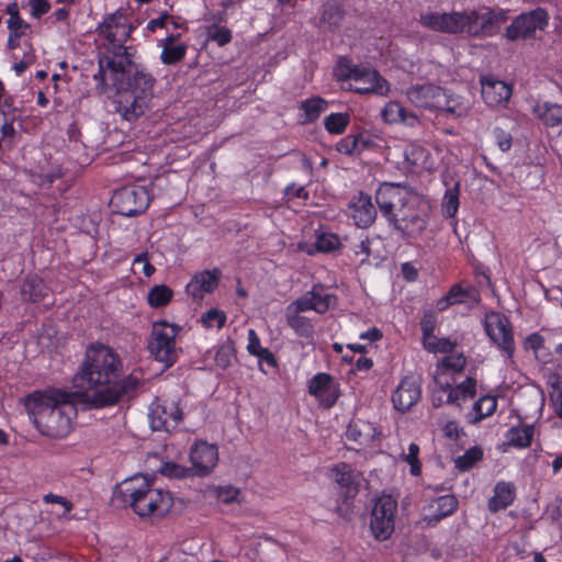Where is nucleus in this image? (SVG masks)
Returning a JSON list of instances; mask_svg holds the SVG:
<instances>
[{
  "instance_id": "obj_20",
  "label": "nucleus",
  "mask_w": 562,
  "mask_h": 562,
  "mask_svg": "<svg viewBox=\"0 0 562 562\" xmlns=\"http://www.w3.org/2000/svg\"><path fill=\"white\" fill-rule=\"evenodd\" d=\"M420 396L422 389L418 380L413 375H406L392 393V402L397 411L404 413L409 411Z\"/></svg>"
},
{
  "instance_id": "obj_23",
  "label": "nucleus",
  "mask_w": 562,
  "mask_h": 562,
  "mask_svg": "<svg viewBox=\"0 0 562 562\" xmlns=\"http://www.w3.org/2000/svg\"><path fill=\"white\" fill-rule=\"evenodd\" d=\"M482 98L488 106H498L506 103L512 95V88L502 80L493 77L481 79Z\"/></svg>"
},
{
  "instance_id": "obj_64",
  "label": "nucleus",
  "mask_w": 562,
  "mask_h": 562,
  "mask_svg": "<svg viewBox=\"0 0 562 562\" xmlns=\"http://www.w3.org/2000/svg\"><path fill=\"white\" fill-rule=\"evenodd\" d=\"M442 430L445 436L451 440H459L461 436L464 435L463 429L456 420L447 422Z\"/></svg>"
},
{
  "instance_id": "obj_14",
  "label": "nucleus",
  "mask_w": 562,
  "mask_h": 562,
  "mask_svg": "<svg viewBox=\"0 0 562 562\" xmlns=\"http://www.w3.org/2000/svg\"><path fill=\"white\" fill-rule=\"evenodd\" d=\"M307 392L326 409L334 407L341 395L340 383L327 372L314 374L307 381Z\"/></svg>"
},
{
  "instance_id": "obj_26",
  "label": "nucleus",
  "mask_w": 562,
  "mask_h": 562,
  "mask_svg": "<svg viewBox=\"0 0 562 562\" xmlns=\"http://www.w3.org/2000/svg\"><path fill=\"white\" fill-rule=\"evenodd\" d=\"M516 497V488L512 482L499 481L494 486V495L487 502V508L496 514L509 507Z\"/></svg>"
},
{
  "instance_id": "obj_18",
  "label": "nucleus",
  "mask_w": 562,
  "mask_h": 562,
  "mask_svg": "<svg viewBox=\"0 0 562 562\" xmlns=\"http://www.w3.org/2000/svg\"><path fill=\"white\" fill-rule=\"evenodd\" d=\"M477 381L474 376H467L463 380L453 376L446 379L442 385H439L443 393H447V403L461 406L463 402L474 398L476 394Z\"/></svg>"
},
{
  "instance_id": "obj_60",
  "label": "nucleus",
  "mask_w": 562,
  "mask_h": 562,
  "mask_svg": "<svg viewBox=\"0 0 562 562\" xmlns=\"http://www.w3.org/2000/svg\"><path fill=\"white\" fill-rule=\"evenodd\" d=\"M30 27V24L26 23L21 16L15 15L8 20V29L10 32L14 34L15 38H20L26 29Z\"/></svg>"
},
{
  "instance_id": "obj_56",
  "label": "nucleus",
  "mask_w": 562,
  "mask_h": 562,
  "mask_svg": "<svg viewBox=\"0 0 562 562\" xmlns=\"http://www.w3.org/2000/svg\"><path fill=\"white\" fill-rule=\"evenodd\" d=\"M314 246H342V239L337 234L321 232L316 236Z\"/></svg>"
},
{
  "instance_id": "obj_32",
  "label": "nucleus",
  "mask_w": 562,
  "mask_h": 562,
  "mask_svg": "<svg viewBox=\"0 0 562 562\" xmlns=\"http://www.w3.org/2000/svg\"><path fill=\"white\" fill-rule=\"evenodd\" d=\"M49 288L37 274L27 276L21 286V294L24 301L37 303L48 296Z\"/></svg>"
},
{
  "instance_id": "obj_61",
  "label": "nucleus",
  "mask_w": 562,
  "mask_h": 562,
  "mask_svg": "<svg viewBox=\"0 0 562 562\" xmlns=\"http://www.w3.org/2000/svg\"><path fill=\"white\" fill-rule=\"evenodd\" d=\"M133 267L134 269L140 267V270L145 277H150L155 272V267L149 262L147 252L137 255L133 261Z\"/></svg>"
},
{
  "instance_id": "obj_15",
  "label": "nucleus",
  "mask_w": 562,
  "mask_h": 562,
  "mask_svg": "<svg viewBox=\"0 0 562 562\" xmlns=\"http://www.w3.org/2000/svg\"><path fill=\"white\" fill-rule=\"evenodd\" d=\"M548 12L542 8L521 13L507 26L506 37L510 41L533 37L537 30L548 25Z\"/></svg>"
},
{
  "instance_id": "obj_31",
  "label": "nucleus",
  "mask_w": 562,
  "mask_h": 562,
  "mask_svg": "<svg viewBox=\"0 0 562 562\" xmlns=\"http://www.w3.org/2000/svg\"><path fill=\"white\" fill-rule=\"evenodd\" d=\"M386 123H403L407 126H415L418 123V117L413 112L407 111L401 103L390 101L386 103L381 113Z\"/></svg>"
},
{
  "instance_id": "obj_45",
  "label": "nucleus",
  "mask_w": 562,
  "mask_h": 562,
  "mask_svg": "<svg viewBox=\"0 0 562 562\" xmlns=\"http://www.w3.org/2000/svg\"><path fill=\"white\" fill-rule=\"evenodd\" d=\"M483 456L484 453L481 447H471L454 460L456 468L461 472L469 471L483 459Z\"/></svg>"
},
{
  "instance_id": "obj_51",
  "label": "nucleus",
  "mask_w": 562,
  "mask_h": 562,
  "mask_svg": "<svg viewBox=\"0 0 562 562\" xmlns=\"http://www.w3.org/2000/svg\"><path fill=\"white\" fill-rule=\"evenodd\" d=\"M227 316L225 312L218 308H211L206 311L201 317V323L205 328L216 327L221 329L225 326Z\"/></svg>"
},
{
  "instance_id": "obj_44",
  "label": "nucleus",
  "mask_w": 562,
  "mask_h": 562,
  "mask_svg": "<svg viewBox=\"0 0 562 562\" xmlns=\"http://www.w3.org/2000/svg\"><path fill=\"white\" fill-rule=\"evenodd\" d=\"M524 348L531 350L538 361L549 363L551 361V353L543 355L544 338L539 333H532L525 338Z\"/></svg>"
},
{
  "instance_id": "obj_19",
  "label": "nucleus",
  "mask_w": 562,
  "mask_h": 562,
  "mask_svg": "<svg viewBox=\"0 0 562 562\" xmlns=\"http://www.w3.org/2000/svg\"><path fill=\"white\" fill-rule=\"evenodd\" d=\"M445 89L432 85V83H424V85H415L406 90V97L411 103H413L417 108L436 110L438 106L443 103L440 101L443 100Z\"/></svg>"
},
{
  "instance_id": "obj_29",
  "label": "nucleus",
  "mask_w": 562,
  "mask_h": 562,
  "mask_svg": "<svg viewBox=\"0 0 562 562\" xmlns=\"http://www.w3.org/2000/svg\"><path fill=\"white\" fill-rule=\"evenodd\" d=\"M329 477L345 490L346 497L355 496L358 492L356 482V474L351 464L347 462H338L330 468Z\"/></svg>"
},
{
  "instance_id": "obj_37",
  "label": "nucleus",
  "mask_w": 562,
  "mask_h": 562,
  "mask_svg": "<svg viewBox=\"0 0 562 562\" xmlns=\"http://www.w3.org/2000/svg\"><path fill=\"white\" fill-rule=\"evenodd\" d=\"M447 293L453 305L469 302L477 303L480 301V294L472 285L463 286L461 283H456Z\"/></svg>"
},
{
  "instance_id": "obj_62",
  "label": "nucleus",
  "mask_w": 562,
  "mask_h": 562,
  "mask_svg": "<svg viewBox=\"0 0 562 562\" xmlns=\"http://www.w3.org/2000/svg\"><path fill=\"white\" fill-rule=\"evenodd\" d=\"M255 357L258 358L259 361V369L263 371L262 363H266L268 367L272 369L278 368V361L272 351H270L268 348L260 349L258 353L255 355Z\"/></svg>"
},
{
  "instance_id": "obj_48",
  "label": "nucleus",
  "mask_w": 562,
  "mask_h": 562,
  "mask_svg": "<svg viewBox=\"0 0 562 562\" xmlns=\"http://www.w3.org/2000/svg\"><path fill=\"white\" fill-rule=\"evenodd\" d=\"M438 324V315L434 308L424 311L419 325L422 330V341L426 342L436 339L435 329Z\"/></svg>"
},
{
  "instance_id": "obj_17",
  "label": "nucleus",
  "mask_w": 562,
  "mask_h": 562,
  "mask_svg": "<svg viewBox=\"0 0 562 562\" xmlns=\"http://www.w3.org/2000/svg\"><path fill=\"white\" fill-rule=\"evenodd\" d=\"M132 67L133 64L128 67L124 78L117 85L112 80L113 85L119 90L123 89L125 92L134 94L135 97L150 99L153 97L154 85L156 82L155 78L150 74L138 69L131 75ZM111 79L113 78L111 77Z\"/></svg>"
},
{
  "instance_id": "obj_40",
  "label": "nucleus",
  "mask_w": 562,
  "mask_h": 562,
  "mask_svg": "<svg viewBox=\"0 0 562 562\" xmlns=\"http://www.w3.org/2000/svg\"><path fill=\"white\" fill-rule=\"evenodd\" d=\"M442 98L443 100H441L440 103L442 102L443 104L438 106L437 111L445 112L457 117L467 115L468 108L460 97L454 95L445 89Z\"/></svg>"
},
{
  "instance_id": "obj_52",
  "label": "nucleus",
  "mask_w": 562,
  "mask_h": 562,
  "mask_svg": "<svg viewBox=\"0 0 562 562\" xmlns=\"http://www.w3.org/2000/svg\"><path fill=\"white\" fill-rule=\"evenodd\" d=\"M405 462L409 464L411 474L418 476L422 473V462L419 460V446L415 442L409 443L407 453L403 454Z\"/></svg>"
},
{
  "instance_id": "obj_63",
  "label": "nucleus",
  "mask_w": 562,
  "mask_h": 562,
  "mask_svg": "<svg viewBox=\"0 0 562 562\" xmlns=\"http://www.w3.org/2000/svg\"><path fill=\"white\" fill-rule=\"evenodd\" d=\"M494 137L496 139V143L502 151H507L512 147L513 138L512 135L501 128H495Z\"/></svg>"
},
{
  "instance_id": "obj_57",
  "label": "nucleus",
  "mask_w": 562,
  "mask_h": 562,
  "mask_svg": "<svg viewBox=\"0 0 562 562\" xmlns=\"http://www.w3.org/2000/svg\"><path fill=\"white\" fill-rule=\"evenodd\" d=\"M313 307L311 296L305 293L303 296L290 303L286 311L301 314L306 311H313Z\"/></svg>"
},
{
  "instance_id": "obj_3",
  "label": "nucleus",
  "mask_w": 562,
  "mask_h": 562,
  "mask_svg": "<svg viewBox=\"0 0 562 562\" xmlns=\"http://www.w3.org/2000/svg\"><path fill=\"white\" fill-rule=\"evenodd\" d=\"M507 20L506 11L490 8L449 13L429 12L419 18L420 24L432 31L447 34L465 32L471 37L493 36Z\"/></svg>"
},
{
  "instance_id": "obj_43",
  "label": "nucleus",
  "mask_w": 562,
  "mask_h": 562,
  "mask_svg": "<svg viewBox=\"0 0 562 562\" xmlns=\"http://www.w3.org/2000/svg\"><path fill=\"white\" fill-rule=\"evenodd\" d=\"M459 182H456L452 187L447 188L441 202V212L446 217L451 218L457 214L459 209Z\"/></svg>"
},
{
  "instance_id": "obj_34",
  "label": "nucleus",
  "mask_w": 562,
  "mask_h": 562,
  "mask_svg": "<svg viewBox=\"0 0 562 562\" xmlns=\"http://www.w3.org/2000/svg\"><path fill=\"white\" fill-rule=\"evenodd\" d=\"M537 117L547 126L562 124V105L551 102H543L533 108Z\"/></svg>"
},
{
  "instance_id": "obj_59",
  "label": "nucleus",
  "mask_w": 562,
  "mask_h": 562,
  "mask_svg": "<svg viewBox=\"0 0 562 562\" xmlns=\"http://www.w3.org/2000/svg\"><path fill=\"white\" fill-rule=\"evenodd\" d=\"M43 502L46 504H58V505L63 506V508H64L63 516H66L67 514H69L74 508V504L70 501H68L66 497L56 495L53 493H48V494L44 495Z\"/></svg>"
},
{
  "instance_id": "obj_5",
  "label": "nucleus",
  "mask_w": 562,
  "mask_h": 562,
  "mask_svg": "<svg viewBox=\"0 0 562 562\" xmlns=\"http://www.w3.org/2000/svg\"><path fill=\"white\" fill-rule=\"evenodd\" d=\"M153 484L145 475L137 474L117 484L114 495L140 518H162L170 512L173 498L169 491Z\"/></svg>"
},
{
  "instance_id": "obj_10",
  "label": "nucleus",
  "mask_w": 562,
  "mask_h": 562,
  "mask_svg": "<svg viewBox=\"0 0 562 562\" xmlns=\"http://www.w3.org/2000/svg\"><path fill=\"white\" fill-rule=\"evenodd\" d=\"M149 192L144 186H127L116 190L110 201L113 212L123 216H136L149 205Z\"/></svg>"
},
{
  "instance_id": "obj_2",
  "label": "nucleus",
  "mask_w": 562,
  "mask_h": 562,
  "mask_svg": "<svg viewBox=\"0 0 562 562\" xmlns=\"http://www.w3.org/2000/svg\"><path fill=\"white\" fill-rule=\"evenodd\" d=\"M380 211L407 236L425 228V203L422 195L400 183H383L375 193Z\"/></svg>"
},
{
  "instance_id": "obj_53",
  "label": "nucleus",
  "mask_w": 562,
  "mask_h": 562,
  "mask_svg": "<svg viewBox=\"0 0 562 562\" xmlns=\"http://www.w3.org/2000/svg\"><path fill=\"white\" fill-rule=\"evenodd\" d=\"M423 347L428 351V352H432V353H436V352H440V353H448V352H452L454 347H456V344L452 342L449 338H437L436 339H431V340H428L426 342H423Z\"/></svg>"
},
{
  "instance_id": "obj_13",
  "label": "nucleus",
  "mask_w": 562,
  "mask_h": 562,
  "mask_svg": "<svg viewBox=\"0 0 562 562\" xmlns=\"http://www.w3.org/2000/svg\"><path fill=\"white\" fill-rule=\"evenodd\" d=\"M397 503L390 496L384 495L376 499L372 512L370 528L375 539L382 541L389 539L395 527Z\"/></svg>"
},
{
  "instance_id": "obj_7",
  "label": "nucleus",
  "mask_w": 562,
  "mask_h": 562,
  "mask_svg": "<svg viewBox=\"0 0 562 562\" xmlns=\"http://www.w3.org/2000/svg\"><path fill=\"white\" fill-rule=\"evenodd\" d=\"M335 76L340 81H350L349 89L357 93L385 95L389 92L387 81L375 69L352 65L347 59L337 64Z\"/></svg>"
},
{
  "instance_id": "obj_35",
  "label": "nucleus",
  "mask_w": 562,
  "mask_h": 562,
  "mask_svg": "<svg viewBox=\"0 0 562 562\" xmlns=\"http://www.w3.org/2000/svg\"><path fill=\"white\" fill-rule=\"evenodd\" d=\"M535 428L532 425L513 426L506 434V439L509 446L525 449L531 445L533 439Z\"/></svg>"
},
{
  "instance_id": "obj_33",
  "label": "nucleus",
  "mask_w": 562,
  "mask_h": 562,
  "mask_svg": "<svg viewBox=\"0 0 562 562\" xmlns=\"http://www.w3.org/2000/svg\"><path fill=\"white\" fill-rule=\"evenodd\" d=\"M344 16L345 11L338 1H327L323 5V11L319 18V26H323L327 30H335L340 26Z\"/></svg>"
},
{
  "instance_id": "obj_50",
  "label": "nucleus",
  "mask_w": 562,
  "mask_h": 562,
  "mask_svg": "<svg viewBox=\"0 0 562 562\" xmlns=\"http://www.w3.org/2000/svg\"><path fill=\"white\" fill-rule=\"evenodd\" d=\"M350 121L347 113H331L324 120V126L330 134H341L345 132Z\"/></svg>"
},
{
  "instance_id": "obj_36",
  "label": "nucleus",
  "mask_w": 562,
  "mask_h": 562,
  "mask_svg": "<svg viewBox=\"0 0 562 562\" xmlns=\"http://www.w3.org/2000/svg\"><path fill=\"white\" fill-rule=\"evenodd\" d=\"M203 494L205 498H215L218 503L229 505L239 502L240 490L231 484L223 486L209 485Z\"/></svg>"
},
{
  "instance_id": "obj_41",
  "label": "nucleus",
  "mask_w": 562,
  "mask_h": 562,
  "mask_svg": "<svg viewBox=\"0 0 562 562\" xmlns=\"http://www.w3.org/2000/svg\"><path fill=\"white\" fill-rule=\"evenodd\" d=\"M328 103L321 97H314L301 102V110L304 111L303 123L316 121L323 112L327 110Z\"/></svg>"
},
{
  "instance_id": "obj_8",
  "label": "nucleus",
  "mask_w": 562,
  "mask_h": 562,
  "mask_svg": "<svg viewBox=\"0 0 562 562\" xmlns=\"http://www.w3.org/2000/svg\"><path fill=\"white\" fill-rule=\"evenodd\" d=\"M181 327L179 325L170 324L166 321H159L153 324L148 350L155 360L165 363L167 368L171 367L177 361L176 337Z\"/></svg>"
},
{
  "instance_id": "obj_49",
  "label": "nucleus",
  "mask_w": 562,
  "mask_h": 562,
  "mask_svg": "<svg viewBox=\"0 0 562 562\" xmlns=\"http://www.w3.org/2000/svg\"><path fill=\"white\" fill-rule=\"evenodd\" d=\"M172 296L173 292L169 286L158 284L149 290L147 301L151 307H162L172 300Z\"/></svg>"
},
{
  "instance_id": "obj_39",
  "label": "nucleus",
  "mask_w": 562,
  "mask_h": 562,
  "mask_svg": "<svg viewBox=\"0 0 562 562\" xmlns=\"http://www.w3.org/2000/svg\"><path fill=\"white\" fill-rule=\"evenodd\" d=\"M285 318L289 327L293 329L299 337L310 338L313 336L314 326L307 317L286 311Z\"/></svg>"
},
{
  "instance_id": "obj_24",
  "label": "nucleus",
  "mask_w": 562,
  "mask_h": 562,
  "mask_svg": "<svg viewBox=\"0 0 562 562\" xmlns=\"http://www.w3.org/2000/svg\"><path fill=\"white\" fill-rule=\"evenodd\" d=\"M179 37V34H170L159 41V46L161 47L160 61L164 65H176L186 57L188 45L184 42H180Z\"/></svg>"
},
{
  "instance_id": "obj_1",
  "label": "nucleus",
  "mask_w": 562,
  "mask_h": 562,
  "mask_svg": "<svg viewBox=\"0 0 562 562\" xmlns=\"http://www.w3.org/2000/svg\"><path fill=\"white\" fill-rule=\"evenodd\" d=\"M78 393L60 389L34 391L24 398V406L36 429L44 436L61 439L71 430L77 415L74 397Z\"/></svg>"
},
{
  "instance_id": "obj_28",
  "label": "nucleus",
  "mask_w": 562,
  "mask_h": 562,
  "mask_svg": "<svg viewBox=\"0 0 562 562\" xmlns=\"http://www.w3.org/2000/svg\"><path fill=\"white\" fill-rule=\"evenodd\" d=\"M459 506V502L454 495H443L436 498L430 506L432 513L426 514L424 520L428 526H435L443 518L452 515Z\"/></svg>"
},
{
  "instance_id": "obj_27",
  "label": "nucleus",
  "mask_w": 562,
  "mask_h": 562,
  "mask_svg": "<svg viewBox=\"0 0 562 562\" xmlns=\"http://www.w3.org/2000/svg\"><path fill=\"white\" fill-rule=\"evenodd\" d=\"M148 100L144 97H135L123 91L120 95L117 111L124 120L128 122L135 121L144 114Z\"/></svg>"
},
{
  "instance_id": "obj_11",
  "label": "nucleus",
  "mask_w": 562,
  "mask_h": 562,
  "mask_svg": "<svg viewBox=\"0 0 562 562\" xmlns=\"http://www.w3.org/2000/svg\"><path fill=\"white\" fill-rule=\"evenodd\" d=\"M148 417L153 430L173 431L183 419L180 400L156 397L149 405Z\"/></svg>"
},
{
  "instance_id": "obj_12",
  "label": "nucleus",
  "mask_w": 562,
  "mask_h": 562,
  "mask_svg": "<svg viewBox=\"0 0 562 562\" xmlns=\"http://www.w3.org/2000/svg\"><path fill=\"white\" fill-rule=\"evenodd\" d=\"M139 385L140 379L134 373L123 378L121 375L110 387L91 394H85L83 403L88 404L91 408L113 406L122 396L134 393Z\"/></svg>"
},
{
  "instance_id": "obj_9",
  "label": "nucleus",
  "mask_w": 562,
  "mask_h": 562,
  "mask_svg": "<svg viewBox=\"0 0 562 562\" xmlns=\"http://www.w3.org/2000/svg\"><path fill=\"white\" fill-rule=\"evenodd\" d=\"M484 330L503 355L507 359H513L515 339L513 324L509 318L501 312H487L484 318Z\"/></svg>"
},
{
  "instance_id": "obj_21",
  "label": "nucleus",
  "mask_w": 562,
  "mask_h": 562,
  "mask_svg": "<svg viewBox=\"0 0 562 562\" xmlns=\"http://www.w3.org/2000/svg\"><path fill=\"white\" fill-rule=\"evenodd\" d=\"M350 216L357 227H369L376 217V211L372 203L371 196L359 192L348 203Z\"/></svg>"
},
{
  "instance_id": "obj_42",
  "label": "nucleus",
  "mask_w": 562,
  "mask_h": 562,
  "mask_svg": "<svg viewBox=\"0 0 562 562\" xmlns=\"http://www.w3.org/2000/svg\"><path fill=\"white\" fill-rule=\"evenodd\" d=\"M307 295L311 296L313 311L316 313L324 314L329 310L333 295L326 291L324 285L314 284Z\"/></svg>"
},
{
  "instance_id": "obj_58",
  "label": "nucleus",
  "mask_w": 562,
  "mask_h": 562,
  "mask_svg": "<svg viewBox=\"0 0 562 562\" xmlns=\"http://www.w3.org/2000/svg\"><path fill=\"white\" fill-rule=\"evenodd\" d=\"M110 69L106 67V53L99 59V70L93 75V79L98 81L97 89L103 93L106 89L105 71Z\"/></svg>"
},
{
  "instance_id": "obj_47",
  "label": "nucleus",
  "mask_w": 562,
  "mask_h": 562,
  "mask_svg": "<svg viewBox=\"0 0 562 562\" xmlns=\"http://www.w3.org/2000/svg\"><path fill=\"white\" fill-rule=\"evenodd\" d=\"M367 145L368 142L361 135H347L337 143L336 149L341 154L353 155L361 153Z\"/></svg>"
},
{
  "instance_id": "obj_16",
  "label": "nucleus",
  "mask_w": 562,
  "mask_h": 562,
  "mask_svg": "<svg viewBox=\"0 0 562 562\" xmlns=\"http://www.w3.org/2000/svg\"><path fill=\"white\" fill-rule=\"evenodd\" d=\"M191 471L196 476H206L218 462V449L216 445L204 440H198L190 449Z\"/></svg>"
},
{
  "instance_id": "obj_22",
  "label": "nucleus",
  "mask_w": 562,
  "mask_h": 562,
  "mask_svg": "<svg viewBox=\"0 0 562 562\" xmlns=\"http://www.w3.org/2000/svg\"><path fill=\"white\" fill-rule=\"evenodd\" d=\"M222 271L218 268L196 272L186 290L193 299H203L206 293H212L218 285Z\"/></svg>"
},
{
  "instance_id": "obj_46",
  "label": "nucleus",
  "mask_w": 562,
  "mask_h": 562,
  "mask_svg": "<svg viewBox=\"0 0 562 562\" xmlns=\"http://www.w3.org/2000/svg\"><path fill=\"white\" fill-rule=\"evenodd\" d=\"M214 361L215 364L223 370L229 368L234 361H236V349L234 342L227 340L220 345L215 351Z\"/></svg>"
},
{
  "instance_id": "obj_55",
  "label": "nucleus",
  "mask_w": 562,
  "mask_h": 562,
  "mask_svg": "<svg viewBox=\"0 0 562 562\" xmlns=\"http://www.w3.org/2000/svg\"><path fill=\"white\" fill-rule=\"evenodd\" d=\"M209 37L220 46H224L232 40L231 31L226 27L214 26L209 31Z\"/></svg>"
},
{
  "instance_id": "obj_38",
  "label": "nucleus",
  "mask_w": 562,
  "mask_h": 562,
  "mask_svg": "<svg viewBox=\"0 0 562 562\" xmlns=\"http://www.w3.org/2000/svg\"><path fill=\"white\" fill-rule=\"evenodd\" d=\"M497 397L494 395H482L473 405V418L471 423H477L482 419L492 416L497 408Z\"/></svg>"
},
{
  "instance_id": "obj_54",
  "label": "nucleus",
  "mask_w": 562,
  "mask_h": 562,
  "mask_svg": "<svg viewBox=\"0 0 562 562\" xmlns=\"http://www.w3.org/2000/svg\"><path fill=\"white\" fill-rule=\"evenodd\" d=\"M189 472H192L191 469L179 465L175 462H166L161 467V474L168 477L173 479H183L187 477Z\"/></svg>"
},
{
  "instance_id": "obj_4",
  "label": "nucleus",
  "mask_w": 562,
  "mask_h": 562,
  "mask_svg": "<svg viewBox=\"0 0 562 562\" xmlns=\"http://www.w3.org/2000/svg\"><path fill=\"white\" fill-rule=\"evenodd\" d=\"M122 373L123 362L119 353L110 346L94 342L88 347L86 359L72 383L79 390L78 397L83 402L85 394L110 387Z\"/></svg>"
},
{
  "instance_id": "obj_6",
  "label": "nucleus",
  "mask_w": 562,
  "mask_h": 562,
  "mask_svg": "<svg viewBox=\"0 0 562 562\" xmlns=\"http://www.w3.org/2000/svg\"><path fill=\"white\" fill-rule=\"evenodd\" d=\"M133 30L134 26L121 10L106 15L98 26L99 35L105 41L106 67L115 85L122 81L132 65L134 48L125 46V43Z\"/></svg>"
},
{
  "instance_id": "obj_25",
  "label": "nucleus",
  "mask_w": 562,
  "mask_h": 562,
  "mask_svg": "<svg viewBox=\"0 0 562 562\" xmlns=\"http://www.w3.org/2000/svg\"><path fill=\"white\" fill-rule=\"evenodd\" d=\"M376 436L378 430L375 425L361 418L352 419L346 429V438L360 446H368L372 443Z\"/></svg>"
},
{
  "instance_id": "obj_30",
  "label": "nucleus",
  "mask_w": 562,
  "mask_h": 562,
  "mask_svg": "<svg viewBox=\"0 0 562 562\" xmlns=\"http://www.w3.org/2000/svg\"><path fill=\"white\" fill-rule=\"evenodd\" d=\"M467 359L462 353L449 355L445 357L439 364V374L436 378V383L442 385L446 379H453V376L461 378Z\"/></svg>"
}]
</instances>
